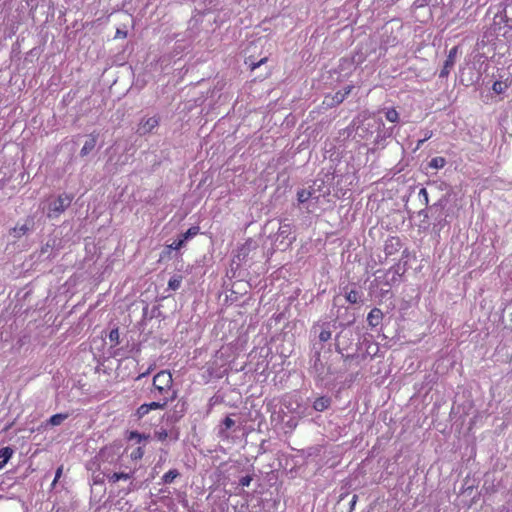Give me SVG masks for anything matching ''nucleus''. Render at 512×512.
I'll return each instance as SVG.
<instances>
[{"mask_svg": "<svg viewBox=\"0 0 512 512\" xmlns=\"http://www.w3.org/2000/svg\"><path fill=\"white\" fill-rule=\"evenodd\" d=\"M354 321L355 317L352 315V318L346 323L339 322L340 331L335 336V350L341 355H344V352L352 351L354 347L355 351L358 350V343L355 342L357 334L348 328Z\"/></svg>", "mask_w": 512, "mask_h": 512, "instance_id": "nucleus-1", "label": "nucleus"}, {"mask_svg": "<svg viewBox=\"0 0 512 512\" xmlns=\"http://www.w3.org/2000/svg\"><path fill=\"white\" fill-rule=\"evenodd\" d=\"M172 375L168 371H160L153 377V384L150 394L155 399H162L164 396L175 397V392L172 388Z\"/></svg>", "mask_w": 512, "mask_h": 512, "instance_id": "nucleus-2", "label": "nucleus"}, {"mask_svg": "<svg viewBox=\"0 0 512 512\" xmlns=\"http://www.w3.org/2000/svg\"><path fill=\"white\" fill-rule=\"evenodd\" d=\"M322 345L318 347L317 343L312 344V355L310 359V372L319 380H324L329 374H331L330 367L321 360Z\"/></svg>", "mask_w": 512, "mask_h": 512, "instance_id": "nucleus-3", "label": "nucleus"}, {"mask_svg": "<svg viewBox=\"0 0 512 512\" xmlns=\"http://www.w3.org/2000/svg\"><path fill=\"white\" fill-rule=\"evenodd\" d=\"M338 328L339 322H337V320L314 324L311 329V333H314L317 336V341L314 343H317L318 347L322 345L323 348L324 343L332 338V330H336Z\"/></svg>", "mask_w": 512, "mask_h": 512, "instance_id": "nucleus-4", "label": "nucleus"}, {"mask_svg": "<svg viewBox=\"0 0 512 512\" xmlns=\"http://www.w3.org/2000/svg\"><path fill=\"white\" fill-rule=\"evenodd\" d=\"M121 448L118 445H109L102 448L96 459L98 461L99 468H103L102 465L115 464L120 459Z\"/></svg>", "mask_w": 512, "mask_h": 512, "instance_id": "nucleus-5", "label": "nucleus"}, {"mask_svg": "<svg viewBox=\"0 0 512 512\" xmlns=\"http://www.w3.org/2000/svg\"><path fill=\"white\" fill-rule=\"evenodd\" d=\"M73 200V195L71 194H60L57 199L49 205V217H58L61 213H63L71 204Z\"/></svg>", "mask_w": 512, "mask_h": 512, "instance_id": "nucleus-6", "label": "nucleus"}, {"mask_svg": "<svg viewBox=\"0 0 512 512\" xmlns=\"http://www.w3.org/2000/svg\"><path fill=\"white\" fill-rule=\"evenodd\" d=\"M502 23H505L506 26L512 29V0H505L503 9L495 14L493 20L494 30L497 27L500 29Z\"/></svg>", "mask_w": 512, "mask_h": 512, "instance_id": "nucleus-7", "label": "nucleus"}, {"mask_svg": "<svg viewBox=\"0 0 512 512\" xmlns=\"http://www.w3.org/2000/svg\"><path fill=\"white\" fill-rule=\"evenodd\" d=\"M173 399L172 396H164L162 399H157V401H152L150 403H144L136 410V416L138 419L143 418L147 415L151 410L163 409L170 400Z\"/></svg>", "mask_w": 512, "mask_h": 512, "instance_id": "nucleus-8", "label": "nucleus"}, {"mask_svg": "<svg viewBox=\"0 0 512 512\" xmlns=\"http://www.w3.org/2000/svg\"><path fill=\"white\" fill-rule=\"evenodd\" d=\"M159 122H160L159 116L143 118L138 125L137 133L140 136L149 134L153 131V129H155L159 125Z\"/></svg>", "mask_w": 512, "mask_h": 512, "instance_id": "nucleus-9", "label": "nucleus"}, {"mask_svg": "<svg viewBox=\"0 0 512 512\" xmlns=\"http://www.w3.org/2000/svg\"><path fill=\"white\" fill-rule=\"evenodd\" d=\"M402 248V241L398 236H389L384 243V252L386 256L396 254Z\"/></svg>", "mask_w": 512, "mask_h": 512, "instance_id": "nucleus-10", "label": "nucleus"}, {"mask_svg": "<svg viewBox=\"0 0 512 512\" xmlns=\"http://www.w3.org/2000/svg\"><path fill=\"white\" fill-rule=\"evenodd\" d=\"M456 54H457V47H453L449 51V54L444 62L443 68L441 69V71L439 73L440 78H446L449 75L450 70L452 69V67L455 64Z\"/></svg>", "mask_w": 512, "mask_h": 512, "instance_id": "nucleus-11", "label": "nucleus"}, {"mask_svg": "<svg viewBox=\"0 0 512 512\" xmlns=\"http://www.w3.org/2000/svg\"><path fill=\"white\" fill-rule=\"evenodd\" d=\"M384 314L379 308H373L368 316H367V322L369 327L375 328L379 326L383 320Z\"/></svg>", "mask_w": 512, "mask_h": 512, "instance_id": "nucleus-12", "label": "nucleus"}, {"mask_svg": "<svg viewBox=\"0 0 512 512\" xmlns=\"http://www.w3.org/2000/svg\"><path fill=\"white\" fill-rule=\"evenodd\" d=\"M33 226H34V222H33L32 219H27L21 225L17 224L13 228V235H14V237L20 238V237L24 236L25 234H27L29 231H31L33 229Z\"/></svg>", "mask_w": 512, "mask_h": 512, "instance_id": "nucleus-13", "label": "nucleus"}, {"mask_svg": "<svg viewBox=\"0 0 512 512\" xmlns=\"http://www.w3.org/2000/svg\"><path fill=\"white\" fill-rule=\"evenodd\" d=\"M315 191L313 189H300L297 191L298 205L307 203L310 199H315L316 202L319 200V196H314Z\"/></svg>", "mask_w": 512, "mask_h": 512, "instance_id": "nucleus-14", "label": "nucleus"}, {"mask_svg": "<svg viewBox=\"0 0 512 512\" xmlns=\"http://www.w3.org/2000/svg\"><path fill=\"white\" fill-rule=\"evenodd\" d=\"M444 208H445V202L443 200H439L437 203H434L430 207V212H433V211L438 212L439 211L438 215H436L434 218H435V221H437V224L440 227H443V225L446 222L445 217L443 215Z\"/></svg>", "mask_w": 512, "mask_h": 512, "instance_id": "nucleus-15", "label": "nucleus"}, {"mask_svg": "<svg viewBox=\"0 0 512 512\" xmlns=\"http://www.w3.org/2000/svg\"><path fill=\"white\" fill-rule=\"evenodd\" d=\"M234 425H235V421L232 418H230L229 416L226 417L222 421L221 425L219 426L218 436L221 439H228L229 438L228 430L231 429Z\"/></svg>", "mask_w": 512, "mask_h": 512, "instance_id": "nucleus-16", "label": "nucleus"}, {"mask_svg": "<svg viewBox=\"0 0 512 512\" xmlns=\"http://www.w3.org/2000/svg\"><path fill=\"white\" fill-rule=\"evenodd\" d=\"M98 135L92 133L89 135V138L85 141L81 151L80 156H87L96 146Z\"/></svg>", "mask_w": 512, "mask_h": 512, "instance_id": "nucleus-17", "label": "nucleus"}, {"mask_svg": "<svg viewBox=\"0 0 512 512\" xmlns=\"http://www.w3.org/2000/svg\"><path fill=\"white\" fill-rule=\"evenodd\" d=\"M134 472H108L107 471V479L110 483H116L120 480H129L132 478Z\"/></svg>", "mask_w": 512, "mask_h": 512, "instance_id": "nucleus-18", "label": "nucleus"}, {"mask_svg": "<svg viewBox=\"0 0 512 512\" xmlns=\"http://www.w3.org/2000/svg\"><path fill=\"white\" fill-rule=\"evenodd\" d=\"M331 398L328 397V396H321V397H318L314 402H313V408L315 411H318V412H322V411H325L327 410L330 405H331Z\"/></svg>", "mask_w": 512, "mask_h": 512, "instance_id": "nucleus-19", "label": "nucleus"}, {"mask_svg": "<svg viewBox=\"0 0 512 512\" xmlns=\"http://www.w3.org/2000/svg\"><path fill=\"white\" fill-rule=\"evenodd\" d=\"M13 449L11 447H4L0 449V469H2L8 460L13 455Z\"/></svg>", "mask_w": 512, "mask_h": 512, "instance_id": "nucleus-20", "label": "nucleus"}, {"mask_svg": "<svg viewBox=\"0 0 512 512\" xmlns=\"http://www.w3.org/2000/svg\"><path fill=\"white\" fill-rule=\"evenodd\" d=\"M409 256H410V251H409L407 248H406V249H404V250L402 251V255H401V259H400L399 263H397V264H396L395 266H393V268H392V269L394 270V273H395L396 275H398V276H400V275H401V273H400V270H401V267H400L401 262H403V263H404V265H406V264H407V259L409 258Z\"/></svg>", "mask_w": 512, "mask_h": 512, "instance_id": "nucleus-21", "label": "nucleus"}, {"mask_svg": "<svg viewBox=\"0 0 512 512\" xmlns=\"http://www.w3.org/2000/svg\"><path fill=\"white\" fill-rule=\"evenodd\" d=\"M179 476L180 473L177 469H171L162 476V482L164 484H171Z\"/></svg>", "mask_w": 512, "mask_h": 512, "instance_id": "nucleus-22", "label": "nucleus"}, {"mask_svg": "<svg viewBox=\"0 0 512 512\" xmlns=\"http://www.w3.org/2000/svg\"><path fill=\"white\" fill-rule=\"evenodd\" d=\"M291 234V226L289 223L281 222L280 227L278 229V237H282L283 239L288 238Z\"/></svg>", "mask_w": 512, "mask_h": 512, "instance_id": "nucleus-23", "label": "nucleus"}, {"mask_svg": "<svg viewBox=\"0 0 512 512\" xmlns=\"http://www.w3.org/2000/svg\"><path fill=\"white\" fill-rule=\"evenodd\" d=\"M150 435L141 434L137 431H131L128 435V440L132 441L135 440L136 443H141L142 441L148 440Z\"/></svg>", "mask_w": 512, "mask_h": 512, "instance_id": "nucleus-24", "label": "nucleus"}, {"mask_svg": "<svg viewBox=\"0 0 512 512\" xmlns=\"http://www.w3.org/2000/svg\"><path fill=\"white\" fill-rule=\"evenodd\" d=\"M445 164V158L438 156L431 159V161L429 162V167L433 169H441L445 166Z\"/></svg>", "mask_w": 512, "mask_h": 512, "instance_id": "nucleus-25", "label": "nucleus"}, {"mask_svg": "<svg viewBox=\"0 0 512 512\" xmlns=\"http://www.w3.org/2000/svg\"><path fill=\"white\" fill-rule=\"evenodd\" d=\"M360 292L358 290H350L349 292H346L345 298L346 300L351 304H356L360 299Z\"/></svg>", "mask_w": 512, "mask_h": 512, "instance_id": "nucleus-26", "label": "nucleus"}, {"mask_svg": "<svg viewBox=\"0 0 512 512\" xmlns=\"http://www.w3.org/2000/svg\"><path fill=\"white\" fill-rule=\"evenodd\" d=\"M68 417V414H64V413H58V414H54L50 417L49 419V423L52 425V426H58L60 425L65 419H67Z\"/></svg>", "mask_w": 512, "mask_h": 512, "instance_id": "nucleus-27", "label": "nucleus"}, {"mask_svg": "<svg viewBox=\"0 0 512 512\" xmlns=\"http://www.w3.org/2000/svg\"><path fill=\"white\" fill-rule=\"evenodd\" d=\"M182 282V276L181 275H174L170 278L168 282V287L171 290H177L180 288Z\"/></svg>", "mask_w": 512, "mask_h": 512, "instance_id": "nucleus-28", "label": "nucleus"}, {"mask_svg": "<svg viewBox=\"0 0 512 512\" xmlns=\"http://www.w3.org/2000/svg\"><path fill=\"white\" fill-rule=\"evenodd\" d=\"M199 232L198 226L190 227L185 233L181 235V238L186 242L188 239L196 236Z\"/></svg>", "mask_w": 512, "mask_h": 512, "instance_id": "nucleus-29", "label": "nucleus"}, {"mask_svg": "<svg viewBox=\"0 0 512 512\" xmlns=\"http://www.w3.org/2000/svg\"><path fill=\"white\" fill-rule=\"evenodd\" d=\"M385 117L389 122L395 123L399 120V113L394 108H391L386 111Z\"/></svg>", "mask_w": 512, "mask_h": 512, "instance_id": "nucleus-30", "label": "nucleus"}, {"mask_svg": "<svg viewBox=\"0 0 512 512\" xmlns=\"http://www.w3.org/2000/svg\"><path fill=\"white\" fill-rule=\"evenodd\" d=\"M109 340L111 343H113V346H116L119 344L120 340V336H119V329L118 328H114L110 331L109 335Z\"/></svg>", "mask_w": 512, "mask_h": 512, "instance_id": "nucleus-31", "label": "nucleus"}, {"mask_svg": "<svg viewBox=\"0 0 512 512\" xmlns=\"http://www.w3.org/2000/svg\"><path fill=\"white\" fill-rule=\"evenodd\" d=\"M101 469L102 471L93 478L94 484H102L104 482V478H107V468L103 466Z\"/></svg>", "mask_w": 512, "mask_h": 512, "instance_id": "nucleus-32", "label": "nucleus"}, {"mask_svg": "<svg viewBox=\"0 0 512 512\" xmlns=\"http://www.w3.org/2000/svg\"><path fill=\"white\" fill-rule=\"evenodd\" d=\"M143 455L144 449L142 447H137L131 452L130 457L132 460H140L142 459Z\"/></svg>", "mask_w": 512, "mask_h": 512, "instance_id": "nucleus-33", "label": "nucleus"}, {"mask_svg": "<svg viewBox=\"0 0 512 512\" xmlns=\"http://www.w3.org/2000/svg\"><path fill=\"white\" fill-rule=\"evenodd\" d=\"M345 99V94H342L341 91H338L335 93V95L332 97V102L330 105H338L342 103Z\"/></svg>", "mask_w": 512, "mask_h": 512, "instance_id": "nucleus-34", "label": "nucleus"}, {"mask_svg": "<svg viewBox=\"0 0 512 512\" xmlns=\"http://www.w3.org/2000/svg\"><path fill=\"white\" fill-rule=\"evenodd\" d=\"M168 436L169 434L165 429L155 431V437L161 442L165 441L168 438Z\"/></svg>", "mask_w": 512, "mask_h": 512, "instance_id": "nucleus-35", "label": "nucleus"}, {"mask_svg": "<svg viewBox=\"0 0 512 512\" xmlns=\"http://www.w3.org/2000/svg\"><path fill=\"white\" fill-rule=\"evenodd\" d=\"M250 511V506L245 503V502H241L239 505H235L234 506V512H249Z\"/></svg>", "mask_w": 512, "mask_h": 512, "instance_id": "nucleus-36", "label": "nucleus"}, {"mask_svg": "<svg viewBox=\"0 0 512 512\" xmlns=\"http://www.w3.org/2000/svg\"><path fill=\"white\" fill-rule=\"evenodd\" d=\"M418 195H419V198L422 199L424 205L427 206L429 203V196H428V192H427L426 188H421Z\"/></svg>", "mask_w": 512, "mask_h": 512, "instance_id": "nucleus-37", "label": "nucleus"}, {"mask_svg": "<svg viewBox=\"0 0 512 512\" xmlns=\"http://www.w3.org/2000/svg\"><path fill=\"white\" fill-rule=\"evenodd\" d=\"M341 357L344 360V362H347V361L358 358V354L356 352L349 351V352H344V355H341Z\"/></svg>", "mask_w": 512, "mask_h": 512, "instance_id": "nucleus-38", "label": "nucleus"}, {"mask_svg": "<svg viewBox=\"0 0 512 512\" xmlns=\"http://www.w3.org/2000/svg\"><path fill=\"white\" fill-rule=\"evenodd\" d=\"M185 244V241L180 238L178 240H175L169 247L173 250H179L181 249Z\"/></svg>", "mask_w": 512, "mask_h": 512, "instance_id": "nucleus-39", "label": "nucleus"}, {"mask_svg": "<svg viewBox=\"0 0 512 512\" xmlns=\"http://www.w3.org/2000/svg\"><path fill=\"white\" fill-rule=\"evenodd\" d=\"M251 480L252 478L249 475H246L239 480V484L243 487H246L250 485Z\"/></svg>", "mask_w": 512, "mask_h": 512, "instance_id": "nucleus-40", "label": "nucleus"}, {"mask_svg": "<svg viewBox=\"0 0 512 512\" xmlns=\"http://www.w3.org/2000/svg\"><path fill=\"white\" fill-rule=\"evenodd\" d=\"M30 2L32 3L33 7H37L40 3H42L43 5L51 4V0H30Z\"/></svg>", "mask_w": 512, "mask_h": 512, "instance_id": "nucleus-41", "label": "nucleus"}, {"mask_svg": "<svg viewBox=\"0 0 512 512\" xmlns=\"http://www.w3.org/2000/svg\"><path fill=\"white\" fill-rule=\"evenodd\" d=\"M249 512H263V507L260 503H258L256 505L251 506Z\"/></svg>", "mask_w": 512, "mask_h": 512, "instance_id": "nucleus-42", "label": "nucleus"}, {"mask_svg": "<svg viewBox=\"0 0 512 512\" xmlns=\"http://www.w3.org/2000/svg\"><path fill=\"white\" fill-rule=\"evenodd\" d=\"M171 440L177 441L179 438V432L177 430H172L170 433H168Z\"/></svg>", "mask_w": 512, "mask_h": 512, "instance_id": "nucleus-43", "label": "nucleus"}, {"mask_svg": "<svg viewBox=\"0 0 512 512\" xmlns=\"http://www.w3.org/2000/svg\"><path fill=\"white\" fill-rule=\"evenodd\" d=\"M127 37V31L117 29L115 38H126Z\"/></svg>", "mask_w": 512, "mask_h": 512, "instance_id": "nucleus-44", "label": "nucleus"}, {"mask_svg": "<svg viewBox=\"0 0 512 512\" xmlns=\"http://www.w3.org/2000/svg\"><path fill=\"white\" fill-rule=\"evenodd\" d=\"M62 471H63V467H59L57 470H56V474H55V478L53 480V485L58 481V479L61 477V474H62Z\"/></svg>", "mask_w": 512, "mask_h": 512, "instance_id": "nucleus-45", "label": "nucleus"}, {"mask_svg": "<svg viewBox=\"0 0 512 512\" xmlns=\"http://www.w3.org/2000/svg\"><path fill=\"white\" fill-rule=\"evenodd\" d=\"M267 58H263L261 59L259 62L257 63H251L250 66H251V69L254 70L256 69L257 67H259L260 65H262L264 62H266Z\"/></svg>", "mask_w": 512, "mask_h": 512, "instance_id": "nucleus-46", "label": "nucleus"}, {"mask_svg": "<svg viewBox=\"0 0 512 512\" xmlns=\"http://www.w3.org/2000/svg\"><path fill=\"white\" fill-rule=\"evenodd\" d=\"M493 90L497 93H500L502 91V83L501 82H495L493 84Z\"/></svg>", "mask_w": 512, "mask_h": 512, "instance_id": "nucleus-47", "label": "nucleus"}, {"mask_svg": "<svg viewBox=\"0 0 512 512\" xmlns=\"http://www.w3.org/2000/svg\"><path fill=\"white\" fill-rule=\"evenodd\" d=\"M432 135H433V132H432V131H430V130H426V131L424 132V137H423V139L425 140V142H426L427 140H429V139L432 137Z\"/></svg>", "mask_w": 512, "mask_h": 512, "instance_id": "nucleus-48", "label": "nucleus"}, {"mask_svg": "<svg viewBox=\"0 0 512 512\" xmlns=\"http://www.w3.org/2000/svg\"><path fill=\"white\" fill-rule=\"evenodd\" d=\"M429 212H430V209L429 210H426V209H422L419 211V216H423L424 218H428L429 217Z\"/></svg>", "mask_w": 512, "mask_h": 512, "instance_id": "nucleus-49", "label": "nucleus"}, {"mask_svg": "<svg viewBox=\"0 0 512 512\" xmlns=\"http://www.w3.org/2000/svg\"><path fill=\"white\" fill-rule=\"evenodd\" d=\"M352 86H347L344 88V91L342 92V94H345V98L351 93V90H352Z\"/></svg>", "mask_w": 512, "mask_h": 512, "instance_id": "nucleus-50", "label": "nucleus"}, {"mask_svg": "<svg viewBox=\"0 0 512 512\" xmlns=\"http://www.w3.org/2000/svg\"><path fill=\"white\" fill-rule=\"evenodd\" d=\"M357 500H358V496L357 495H353L352 498H351V501H350L351 508H353L355 506Z\"/></svg>", "mask_w": 512, "mask_h": 512, "instance_id": "nucleus-51", "label": "nucleus"}, {"mask_svg": "<svg viewBox=\"0 0 512 512\" xmlns=\"http://www.w3.org/2000/svg\"><path fill=\"white\" fill-rule=\"evenodd\" d=\"M424 142H425V140L423 138L418 140L417 145H416V149H419L424 144Z\"/></svg>", "mask_w": 512, "mask_h": 512, "instance_id": "nucleus-52", "label": "nucleus"}, {"mask_svg": "<svg viewBox=\"0 0 512 512\" xmlns=\"http://www.w3.org/2000/svg\"><path fill=\"white\" fill-rule=\"evenodd\" d=\"M149 373H150V369H148L146 372H144V373L140 374V375L137 377V379H140V378H142V377H145V376H147Z\"/></svg>", "mask_w": 512, "mask_h": 512, "instance_id": "nucleus-53", "label": "nucleus"}, {"mask_svg": "<svg viewBox=\"0 0 512 512\" xmlns=\"http://www.w3.org/2000/svg\"><path fill=\"white\" fill-rule=\"evenodd\" d=\"M430 213H431V215H432V216H434V217H435L436 215H438L439 211H438V212L433 211V212H430Z\"/></svg>", "mask_w": 512, "mask_h": 512, "instance_id": "nucleus-54", "label": "nucleus"}, {"mask_svg": "<svg viewBox=\"0 0 512 512\" xmlns=\"http://www.w3.org/2000/svg\"><path fill=\"white\" fill-rule=\"evenodd\" d=\"M48 247H49V245L47 244L46 248H42V253L47 252Z\"/></svg>", "mask_w": 512, "mask_h": 512, "instance_id": "nucleus-55", "label": "nucleus"}, {"mask_svg": "<svg viewBox=\"0 0 512 512\" xmlns=\"http://www.w3.org/2000/svg\"><path fill=\"white\" fill-rule=\"evenodd\" d=\"M130 486H131V487L129 488L130 490H134V489H135V486L133 485V482H130Z\"/></svg>", "mask_w": 512, "mask_h": 512, "instance_id": "nucleus-56", "label": "nucleus"}]
</instances>
